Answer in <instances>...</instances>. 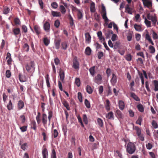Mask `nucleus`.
<instances>
[{
    "label": "nucleus",
    "instance_id": "obj_18",
    "mask_svg": "<svg viewBox=\"0 0 158 158\" xmlns=\"http://www.w3.org/2000/svg\"><path fill=\"white\" fill-rule=\"evenodd\" d=\"M13 31L14 33V34L15 35H17L19 34H20V30L19 28H14L13 29Z\"/></svg>",
    "mask_w": 158,
    "mask_h": 158
},
{
    "label": "nucleus",
    "instance_id": "obj_21",
    "mask_svg": "<svg viewBox=\"0 0 158 158\" xmlns=\"http://www.w3.org/2000/svg\"><path fill=\"white\" fill-rule=\"evenodd\" d=\"M131 96L136 101H140L139 98L136 95L135 93H131Z\"/></svg>",
    "mask_w": 158,
    "mask_h": 158
},
{
    "label": "nucleus",
    "instance_id": "obj_17",
    "mask_svg": "<svg viewBox=\"0 0 158 158\" xmlns=\"http://www.w3.org/2000/svg\"><path fill=\"white\" fill-rule=\"evenodd\" d=\"M106 118L109 119L113 120L114 119V115L113 112L112 111H110L106 115Z\"/></svg>",
    "mask_w": 158,
    "mask_h": 158
},
{
    "label": "nucleus",
    "instance_id": "obj_2",
    "mask_svg": "<svg viewBox=\"0 0 158 158\" xmlns=\"http://www.w3.org/2000/svg\"><path fill=\"white\" fill-rule=\"evenodd\" d=\"M25 68L28 72L32 73L35 70V64L33 61H31L26 64Z\"/></svg>",
    "mask_w": 158,
    "mask_h": 158
},
{
    "label": "nucleus",
    "instance_id": "obj_23",
    "mask_svg": "<svg viewBox=\"0 0 158 158\" xmlns=\"http://www.w3.org/2000/svg\"><path fill=\"white\" fill-rule=\"evenodd\" d=\"M24 103L23 102L22 100H20L19 101L18 104V107L19 110L22 109L24 106Z\"/></svg>",
    "mask_w": 158,
    "mask_h": 158
},
{
    "label": "nucleus",
    "instance_id": "obj_8",
    "mask_svg": "<svg viewBox=\"0 0 158 158\" xmlns=\"http://www.w3.org/2000/svg\"><path fill=\"white\" fill-rule=\"evenodd\" d=\"M42 154L43 158H48V152L47 148H44L42 149Z\"/></svg>",
    "mask_w": 158,
    "mask_h": 158
},
{
    "label": "nucleus",
    "instance_id": "obj_9",
    "mask_svg": "<svg viewBox=\"0 0 158 158\" xmlns=\"http://www.w3.org/2000/svg\"><path fill=\"white\" fill-rule=\"evenodd\" d=\"M111 84L114 85L117 82V77L116 75L114 73L112 74V77L110 80Z\"/></svg>",
    "mask_w": 158,
    "mask_h": 158
},
{
    "label": "nucleus",
    "instance_id": "obj_56",
    "mask_svg": "<svg viewBox=\"0 0 158 158\" xmlns=\"http://www.w3.org/2000/svg\"><path fill=\"white\" fill-rule=\"evenodd\" d=\"M51 158H56V155L55 151L54 149L52 150V153L51 156Z\"/></svg>",
    "mask_w": 158,
    "mask_h": 158
},
{
    "label": "nucleus",
    "instance_id": "obj_61",
    "mask_svg": "<svg viewBox=\"0 0 158 158\" xmlns=\"http://www.w3.org/2000/svg\"><path fill=\"white\" fill-rule=\"evenodd\" d=\"M54 61L56 65H57L60 63V61L59 59L57 58H56L54 59Z\"/></svg>",
    "mask_w": 158,
    "mask_h": 158
},
{
    "label": "nucleus",
    "instance_id": "obj_60",
    "mask_svg": "<svg viewBox=\"0 0 158 158\" xmlns=\"http://www.w3.org/2000/svg\"><path fill=\"white\" fill-rule=\"evenodd\" d=\"M146 147L147 149L150 150L152 148L153 146L151 143H148V144L146 145Z\"/></svg>",
    "mask_w": 158,
    "mask_h": 158
},
{
    "label": "nucleus",
    "instance_id": "obj_6",
    "mask_svg": "<svg viewBox=\"0 0 158 158\" xmlns=\"http://www.w3.org/2000/svg\"><path fill=\"white\" fill-rule=\"evenodd\" d=\"M143 4L144 6L147 7L149 8H151L152 6V1L151 0H148L145 1L144 3H143Z\"/></svg>",
    "mask_w": 158,
    "mask_h": 158
},
{
    "label": "nucleus",
    "instance_id": "obj_34",
    "mask_svg": "<svg viewBox=\"0 0 158 158\" xmlns=\"http://www.w3.org/2000/svg\"><path fill=\"white\" fill-rule=\"evenodd\" d=\"M144 23L148 27H152L151 21L148 20L146 18L145 19Z\"/></svg>",
    "mask_w": 158,
    "mask_h": 158
},
{
    "label": "nucleus",
    "instance_id": "obj_40",
    "mask_svg": "<svg viewBox=\"0 0 158 158\" xmlns=\"http://www.w3.org/2000/svg\"><path fill=\"white\" fill-rule=\"evenodd\" d=\"M113 32L112 30H110L108 31L107 33H106L105 34L107 38H110L111 35L113 34Z\"/></svg>",
    "mask_w": 158,
    "mask_h": 158
},
{
    "label": "nucleus",
    "instance_id": "obj_51",
    "mask_svg": "<svg viewBox=\"0 0 158 158\" xmlns=\"http://www.w3.org/2000/svg\"><path fill=\"white\" fill-rule=\"evenodd\" d=\"M149 49L150 51V52L151 53H154L155 52V50L154 47L152 46H150L149 47Z\"/></svg>",
    "mask_w": 158,
    "mask_h": 158
},
{
    "label": "nucleus",
    "instance_id": "obj_31",
    "mask_svg": "<svg viewBox=\"0 0 158 158\" xmlns=\"http://www.w3.org/2000/svg\"><path fill=\"white\" fill-rule=\"evenodd\" d=\"M95 67L94 66L90 68L89 69V71L90 74L93 76H94L95 73Z\"/></svg>",
    "mask_w": 158,
    "mask_h": 158
},
{
    "label": "nucleus",
    "instance_id": "obj_48",
    "mask_svg": "<svg viewBox=\"0 0 158 158\" xmlns=\"http://www.w3.org/2000/svg\"><path fill=\"white\" fill-rule=\"evenodd\" d=\"M94 16L95 19L97 21H99L100 20V16L99 14L96 12L94 14Z\"/></svg>",
    "mask_w": 158,
    "mask_h": 158
},
{
    "label": "nucleus",
    "instance_id": "obj_28",
    "mask_svg": "<svg viewBox=\"0 0 158 158\" xmlns=\"http://www.w3.org/2000/svg\"><path fill=\"white\" fill-rule=\"evenodd\" d=\"M154 86V90L156 91H158V81L155 80L153 81Z\"/></svg>",
    "mask_w": 158,
    "mask_h": 158
},
{
    "label": "nucleus",
    "instance_id": "obj_19",
    "mask_svg": "<svg viewBox=\"0 0 158 158\" xmlns=\"http://www.w3.org/2000/svg\"><path fill=\"white\" fill-rule=\"evenodd\" d=\"M118 104L119 109L121 110H123L125 107L124 102L122 100H120L118 102Z\"/></svg>",
    "mask_w": 158,
    "mask_h": 158
},
{
    "label": "nucleus",
    "instance_id": "obj_33",
    "mask_svg": "<svg viewBox=\"0 0 158 158\" xmlns=\"http://www.w3.org/2000/svg\"><path fill=\"white\" fill-rule=\"evenodd\" d=\"M19 144L21 146V147L22 149L23 150L25 151L27 149V143H24L23 144H21V143H19Z\"/></svg>",
    "mask_w": 158,
    "mask_h": 158
},
{
    "label": "nucleus",
    "instance_id": "obj_36",
    "mask_svg": "<svg viewBox=\"0 0 158 158\" xmlns=\"http://www.w3.org/2000/svg\"><path fill=\"white\" fill-rule=\"evenodd\" d=\"M85 54L87 55H90L91 54V50L89 47H87L85 50Z\"/></svg>",
    "mask_w": 158,
    "mask_h": 158
},
{
    "label": "nucleus",
    "instance_id": "obj_24",
    "mask_svg": "<svg viewBox=\"0 0 158 158\" xmlns=\"http://www.w3.org/2000/svg\"><path fill=\"white\" fill-rule=\"evenodd\" d=\"M95 3L94 2H92L90 5V10L91 12H94L95 11Z\"/></svg>",
    "mask_w": 158,
    "mask_h": 158
},
{
    "label": "nucleus",
    "instance_id": "obj_16",
    "mask_svg": "<svg viewBox=\"0 0 158 158\" xmlns=\"http://www.w3.org/2000/svg\"><path fill=\"white\" fill-rule=\"evenodd\" d=\"M110 101L108 99L106 100V103L105 105V108L107 111H109L110 110Z\"/></svg>",
    "mask_w": 158,
    "mask_h": 158
},
{
    "label": "nucleus",
    "instance_id": "obj_11",
    "mask_svg": "<svg viewBox=\"0 0 158 158\" xmlns=\"http://www.w3.org/2000/svg\"><path fill=\"white\" fill-rule=\"evenodd\" d=\"M59 75L60 80L62 81H63L64 78V71L60 69Z\"/></svg>",
    "mask_w": 158,
    "mask_h": 158
},
{
    "label": "nucleus",
    "instance_id": "obj_43",
    "mask_svg": "<svg viewBox=\"0 0 158 158\" xmlns=\"http://www.w3.org/2000/svg\"><path fill=\"white\" fill-rule=\"evenodd\" d=\"M14 21L15 24L16 25H19L20 24V19L18 17L15 19Z\"/></svg>",
    "mask_w": 158,
    "mask_h": 158
},
{
    "label": "nucleus",
    "instance_id": "obj_15",
    "mask_svg": "<svg viewBox=\"0 0 158 158\" xmlns=\"http://www.w3.org/2000/svg\"><path fill=\"white\" fill-rule=\"evenodd\" d=\"M61 40H55L54 43L55 48L56 49H59L60 48V44Z\"/></svg>",
    "mask_w": 158,
    "mask_h": 158
},
{
    "label": "nucleus",
    "instance_id": "obj_44",
    "mask_svg": "<svg viewBox=\"0 0 158 158\" xmlns=\"http://www.w3.org/2000/svg\"><path fill=\"white\" fill-rule=\"evenodd\" d=\"M23 48L24 49L25 51L27 52L29 51V45L27 43H25L24 44Z\"/></svg>",
    "mask_w": 158,
    "mask_h": 158
},
{
    "label": "nucleus",
    "instance_id": "obj_3",
    "mask_svg": "<svg viewBox=\"0 0 158 158\" xmlns=\"http://www.w3.org/2000/svg\"><path fill=\"white\" fill-rule=\"evenodd\" d=\"M101 13L102 15V18L105 22H107L109 20L106 16V12L105 7L103 5L102 6V10Z\"/></svg>",
    "mask_w": 158,
    "mask_h": 158
},
{
    "label": "nucleus",
    "instance_id": "obj_47",
    "mask_svg": "<svg viewBox=\"0 0 158 158\" xmlns=\"http://www.w3.org/2000/svg\"><path fill=\"white\" fill-rule=\"evenodd\" d=\"M142 121V118L141 116H139L138 117V118L136 122V123L140 125H141V122Z\"/></svg>",
    "mask_w": 158,
    "mask_h": 158
},
{
    "label": "nucleus",
    "instance_id": "obj_27",
    "mask_svg": "<svg viewBox=\"0 0 158 158\" xmlns=\"http://www.w3.org/2000/svg\"><path fill=\"white\" fill-rule=\"evenodd\" d=\"M116 116L118 118H121L122 117V113L119 110H117L115 114Z\"/></svg>",
    "mask_w": 158,
    "mask_h": 158
},
{
    "label": "nucleus",
    "instance_id": "obj_35",
    "mask_svg": "<svg viewBox=\"0 0 158 158\" xmlns=\"http://www.w3.org/2000/svg\"><path fill=\"white\" fill-rule=\"evenodd\" d=\"M133 129H135L136 131V134L137 135L141 134V129L137 126L134 127Z\"/></svg>",
    "mask_w": 158,
    "mask_h": 158
},
{
    "label": "nucleus",
    "instance_id": "obj_50",
    "mask_svg": "<svg viewBox=\"0 0 158 158\" xmlns=\"http://www.w3.org/2000/svg\"><path fill=\"white\" fill-rule=\"evenodd\" d=\"M86 90L87 92L89 94H91L93 91L89 85H87V86Z\"/></svg>",
    "mask_w": 158,
    "mask_h": 158
},
{
    "label": "nucleus",
    "instance_id": "obj_41",
    "mask_svg": "<svg viewBox=\"0 0 158 158\" xmlns=\"http://www.w3.org/2000/svg\"><path fill=\"white\" fill-rule=\"evenodd\" d=\"M125 58L128 61H130L132 59V56L130 54H127L125 57Z\"/></svg>",
    "mask_w": 158,
    "mask_h": 158
},
{
    "label": "nucleus",
    "instance_id": "obj_57",
    "mask_svg": "<svg viewBox=\"0 0 158 158\" xmlns=\"http://www.w3.org/2000/svg\"><path fill=\"white\" fill-rule=\"evenodd\" d=\"M61 45L62 48L63 49L65 50L67 48V44L66 42H63L61 44Z\"/></svg>",
    "mask_w": 158,
    "mask_h": 158
},
{
    "label": "nucleus",
    "instance_id": "obj_54",
    "mask_svg": "<svg viewBox=\"0 0 158 158\" xmlns=\"http://www.w3.org/2000/svg\"><path fill=\"white\" fill-rule=\"evenodd\" d=\"M6 77L8 78H9L11 76V73L10 70H7L6 71Z\"/></svg>",
    "mask_w": 158,
    "mask_h": 158
},
{
    "label": "nucleus",
    "instance_id": "obj_55",
    "mask_svg": "<svg viewBox=\"0 0 158 158\" xmlns=\"http://www.w3.org/2000/svg\"><path fill=\"white\" fill-rule=\"evenodd\" d=\"M60 25V22L59 20H56L54 23V25L55 27L58 28Z\"/></svg>",
    "mask_w": 158,
    "mask_h": 158
},
{
    "label": "nucleus",
    "instance_id": "obj_37",
    "mask_svg": "<svg viewBox=\"0 0 158 158\" xmlns=\"http://www.w3.org/2000/svg\"><path fill=\"white\" fill-rule=\"evenodd\" d=\"M31 127L34 130H36V124L35 121H32L31 122Z\"/></svg>",
    "mask_w": 158,
    "mask_h": 158
},
{
    "label": "nucleus",
    "instance_id": "obj_22",
    "mask_svg": "<svg viewBox=\"0 0 158 158\" xmlns=\"http://www.w3.org/2000/svg\"><path fill=\"white\" fill-rule=\"evenodd\" d=\"M145 39L148 40L149 42L151 43L152 45H154V44L150 36L148 34H146L145 35Z\"/></svg>",
    "mask_w": 158,
    "mask_h": 158
},
{
    "label": "nucleus",
    "instance_id": "obj_58",
    "mask_svg": "<svg viewBox=\"0 0 158 158\" xmlns=\"http://www.w3.org/2000/svg\"><path fill=\"white\" fill-rule=\"evenodd\" d=\"M145 87L148 91L150 92L151 91V90L149 88V86L148 82V81H146L145 82Z\"/></svg>",
    "mask_w": 158,
    "mask_h": 158
},
{
    "label": "nucleus",
    "instance_id": "obj_12",
    "mask_svg": "<svg viewBox=\"0 0 158 158\" xmlns=\"http://www.w3.org/2000/svg\"><path fill=\"white\" fill-rule=\"evenodd\" d=\"M102 80V77L101 75L98 74L97 76L95 77L94 81L97 83H99Z\"/></svg>",
    "mask_w": 158,
    "mask_h": 158
},
{
    "label": "nucleus",
    "instance_id": "obj_64",
    "mask_svg": "<svg viewBox=\"0 0 158 158\" xmlns=\"http://www.w3.org/2000/svg\"><path fill=\"white\" fill-rule=\"evenodd\" d=\"M22 29L23 31L25 33H26L27 31V27L25 25H23L22 26Z\"/></svg>",
    "mask_w": 158,
    "mask_h": 158
},
{
    "label": "nucleus",
    "instance_id": "obj_63",
    "mask_svg": "<svg viewBox=\"0 0 158 158\" xmlns=\"http://www.w3.org/2000/svg\"><path fill=\"white\" fill-rule=\"evenodd\" d=\"M153 38L154 39H157L158 38L157 34L154 31L153 32Z\"/></svg>",
    "mask_w": 158,
    "mask_h": 158
},
{
    "label": "nucleus",
    "instance_id": "obj_59",
    "mask_svg": "<svg viewBox=\"0 0 158 158\" xmlns=\"http://www.w3.org/2000/svg\"><path fill=\"white\" fill-rule=\"evenodd\" d=\"M98 56L99 59H101L103 56V53L102 52H98Z\"/></svg>",
    "mask_w": 158,
    "mask_h": 158
},
{
    "label": "nucleus",
    "instance_id": "obj_14",
    "mask_svg": "<svg viewBox=\"0 0 158 158\" xmlns=\"http://www.w3.org/2000/svg\"><path fill=\"white\" fill-rule=\"evenodd\" d=\"M125 10L127 11V13L129 14L132 15V8L130 7V6L129 4L126 5Z\"/></svg>",
    "mask_w": 158,
    "mask_h": 158
},
{
    "label": "nucleus",
    "instance_id": "obj_53",
    "mask_svg": "<svg viewBox=\"0 0 158 158\" xmlns=\"http://www.w3.org/2000/svg\"><path fill=\"white\" fill-rule=\"evenodd\" d=\"M83 121L85 124H87L88 123L87 118L85 114H84L83 115Z\"/></svg>",
    "mask_w": 158,
    "mask_h": 158
},
{
    "label": "nucleus",
    "instance_id": "obj_13",
    "mask_svg": "<svg viewBox=\"0 0 158 158\" xmlns=\"http://www.w3.org/2000/svg\"><path fill=\"white\" fill-rule=\"evenodd\" d=\"M47 117L45 114H42V123L44 125L47 124Z\"/></svg>",
    "mask_w": 158,
    "mask_h": 158
},
{
    "label": "nucleus",
    "instance_id": "obj_4",
    "mask_svg": "<svg viewBox=\"0 0 158 158\" xmlns=\"http://www.w3.org/2000/svg\"><path fill=\"white\" fill-rule=\"evenodd\" d=\"M147 17L148 20H151L152 21L153 25L154 26H155L157 21V17L151 15L150 14H148L147 15Z\"/></svg>",
    "mask_w": 158,
    "mask_h": 158
},
{
    "label": "nucleus",
    "instance_id": "obj_10",
    "mask_svg": "<svg viewBox=\"0 0 158 158\" xmlns=\"http://www.w3.org/2000/svg\"><path fill=\"white\" fill-rule=\"evenodd\" d=\"M85 41L87 43H89L91 41V37L88 32H87L85 34Z\"/></svg>",
    "mask_w": 158,
    "mask_h": 158
},
{
    "label": "nucleus",
    "instance_id": "obj_46",
    "mask_svg": "<svg viewBox=\"0 0 158 158\" xmlns=\"http://www.w3.org/2000/svg\"><path fill=\"white\" fill-rule=\"evenodd\" d=\"M10 10V9L9 8L5 7L4 8L3 10V13L4 14H7L9 13Z\"/></svg>",
    "mask_w": 158,
    "mask_h": 158
},
{
    "label": "nucleus",
    "instance_id": "obj_25",
    "mask_svg": "<svg viewBox=\"0 0 158 158\" xmlns=\"http://www.w3.org/2000/svg\"><path fill=\"white\" fill-rule=\"evenodd\" d=\"M137 107L139 111L141 112H143L144 110V107L143 106L140 104H138Z\"/></svg>",
    "mask_w": 158,
    "mask_h": 158
},
{
    "label": "nucleus",
    "instance_id": "obj_30",
    "mask_svg": "<svg viewBox=\"0 0 158 158\" xmlns=\"http://www.w3.org/2000/svg\"><path fill=\"white\" fill-rule=\"evenodd\" d=\"M13 106L12 104L11 101V100H10L9 101V102L8 103V104L7 105V107L8 109L9 110H10L13 109Z\"/></svg>",
    "mask_w": 158,
    "mask_h": 158
},
{
    "label": "nucleus",
    "instance_id": "obj_62",
    "mask_svg": "<svg viewBox=\"0 0 158 158\" xmlns=\"http://www.w3.org/2000/svg\"><path fill=\"white\" fill-rule=\"evenodd\" d=\"M51 6L52 8L54 9H56L57 8L58 5L56 2H53L51 4Z\"/></svg>",
    "mask_w": 158,
    "mask_h": 158
},
{
    "label": "nucleus",
    "instance_id": "obj_26",
    "mask_svg": "<svg viewBox=\"0 0 158 158\" xmlns=\"http://www.w3.org/2000/svg\"><path fill=\"white\" fill-rule=\"evenodd\" d=\"M34 29L37 34L39 35L40 33V27L36 25H35L34 26Z\"/></svg>",
    "mask_w": 158,
    "mask_h": 158
},
{
    "label": "nucleus",
    "instance_id": "obj_5",
    "mask_svg": "<svg viewBox=\"0 0 158 158\" xmlns=\"http://www.w3.org/2000/svg\"><path fill=\"white\" fill-rule=\"evenodd\" d=\"M73 66L75 69H77L79 68V62L76 57H75L73 60Z\"/></svg>",
    "mask_w": 158,
    "mask_h": 158
},
{
    "label": "nucleus",
    "instance_id": "obj_45",
    "mask_svg": "<svg viewBox=\"0 0 158 158\" xmlns=\"http://www.w3.org/2000/svg\"><path fill=\"white\" fill-rule=\"evenodd\" d=\"M152 126L155 129L157 128L158 127V124L154 120L152 121Z\"/></svg>",
    "mask_w": 158,
    "mask_h": 158
},
{
    "label": "nucleus",
    "instance_id": "obj_29",
    "mask_svg": "<svg viewBox=\"0 0 158 158\" xmlns=\"http://www.w3.org/2000/svg\"><path fill=\"white\" fill-rule=\"evenodd\" d=\"M134 27L136 31H140L142 30L141 26L140 25H138L136 24H134Z\"/></svg>",
    "mask_w": 158,
    "mask_h": 158
},
{
    "label": "nucleus",
    "instance_id": "obj_38",
    "mask_svg": "<svg viewBox=\"0 0 158 158\" xmlns=\"http://www.w3.org/2000/svg\"><path fill=\"white\" fill-rule=\"evenodd\" d=\"M43 42L44 44L47 46L50 43V40L47 37H44L43 39Z\"/></svg>",
    "mask_w": 158,
    "mask_h": 158
},
{
    "label": "nucleus",
    "instance_id": "obj_1",
    "mask_svg": "<svg viewBox=\"0 0 158 158\" xmlns=\"http://www.w3.org/2000/svg\"><path fill=\"white\" fill-rule=\"evenodd\" d=\"M136 150V147L135 144L131 142H129L126 146L127 152L130 154H133Z\"/></svg>",
    "mask_w": 158,
    "mask_h": 158
},
{
    "label": "nucleus",
    "instance_id": "obj_52",
    "mask_svg": "<svg viewBox=\"0 0 158 158\" xmlns=\"http://www.w3.org/2000/svg\"><path fill=\"white\" fill-rule=\"evenodd\" d=\"M68 17L69 18V20L70 21V24L71 26H73V18L70 14L68 15Z\"/></svg>",
    "mask_w": 158,
    "mask_h": 158
},
{
    "label": "nucleus",
    "instance_id": "obj_32",
    "mask_svg": "<svg viewBox=\"0 0 158 158\" xmlns=\"http://www.w3.org/2000/svg\"><path fill=\"white\" fill-rule=\"evenodd\" d=\"M52 15L53 17H60L61 16V14L60 12L57 11H52L51 12Z\"/></svg>",
    "mask_w": 158,
    "mask_h": 158
},
{
    "label": "nucleus",
    "instance_id": "obj_49",
    "mask_svg": "<svg viewBox=\"0 0 158 158\" xmlns=\"http://www.w3.org/2000/svg\"><path fill=\"white\" fill-rule=\"evenodd\" d=\"M60 11L62 14H64L66 12V10L65 9L64 6L63 5H61L60 6Z\"/></svg>",
    "mask_w": 158,
    "mask_h": 158
},
{
    "label": "nucleus",
    "instance_id": "obj_7",
    "mask_svg": "<svg viewBox=\"0 0 158 158\" xmlns=\"http://www.w3.org/2000/svg\"><path fill=\"white\" fill-rule=\"evenodd\" d=\"M44 30L47 32H49L50 28V23L46 21L44 25Z\"/></svg>",
    "mask_w": 158,
    "mask_h": 158
},
{
    "label": "nucleus",
    "instance_id": "obj_39",
    "mask_svg": "<svg viewBox=\"0 0 158 158\" xmlns=\"http://www.w3.org/2000/svg\"><path fill=\"white\" fill-rule=\"evenodd\" d=\"M97 122L98 125L101 127H102L103 126V123L102 120L100 118H98L97 119Z\"/></svg>",
    "mask_w": 158,
    "mask_h": 158
},
{
    "label": "nucleus",
    "instance_id": "obj_20",
    "mask_svg": "<svg viewBox=\"0 0 158 158\" xmlns=\"http://www.w3.org/2000/svg\"><path fill=\"white\" fill-rule=\"evenodd\" d=\"M62 103L63 104L64 106L66 107L67 110H70V109L69 106V103L67 102L66 101H63L62 102Z\"/></svg>",
    "mask_w": 158,
    "mask_h": 158
},
{
    "label": "nucleus",
    "instance_id": "obj_42",
    "mask_svg": "<svg viewBox=\"0 0 158 158\" xmlns=\"http://www.w3.org/2000/svg\"><path fill=\"white\" fill-rule=\"evenodd\" d=\"M85 104L86 106L88 108H89L90 107V104L89 102L87 100V99H86L85 100Z\"/></svg>",
    "mask_w": 158,
    "mask_h": 158
}]
</instances>
